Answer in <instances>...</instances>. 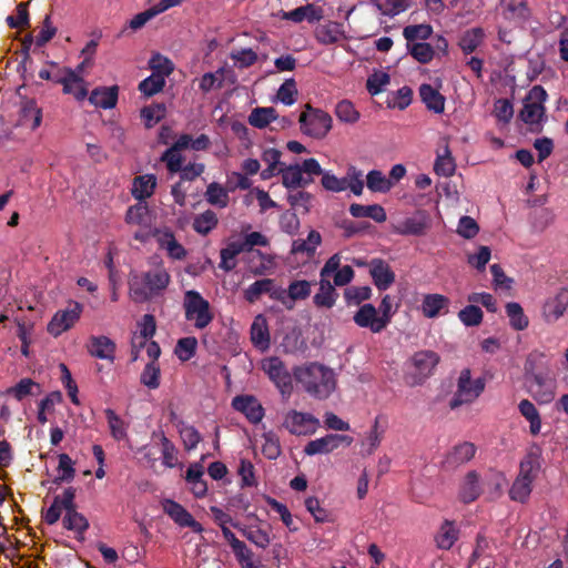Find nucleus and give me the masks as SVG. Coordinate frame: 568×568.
I'll use <instances>...</instances> for the list:
<instances>
[{
    "instance_id": "1",
    "label": "nucleus",
    "mask_w": 568,
    "mask_h": 568,
    "mask_svg": "<svg viewBox=\"0 0 568 568\" xmlns=\"http://www.w3.org/2000/svg\"><path fill=\"white\" fill-rule=\"evenodd\" d=\"M293 376L304 390L316 399L328 398L336 387L333 369L318 363L296 366Z\"/></svg>"
},
{
    "instance_id": "2",
    "label": "nucleus",
    "mask_w": 568,
    "mask_h": 568,
    "mask_svg": "<svg viewBox=\"0 0 568 568\" xmlns=\"http://www.w3.org/2000/svg\"><path fill=\"white\" fill-rule=\"evenodd\" d=\"M440 361L439 355L429 349L416 352L407 364L404 373V382L409 387H415L425 383L429 378L435 367Z\"/></svg>"
},
{
    "instance_id": "3",
    "label": "nucleus",
    "mask_w": 568,
    "mask_h": 568,
    "mask_svg": "<svg viewBox=\"0 0 568 568\" xmlns=\"http://www.w3.org/2000/svg\"><path fill=\"white\" fill-rule=\"evenodd\" d=\"M171 276L164 267H155L142 274L141 283H131V293L136 301H148L164 291Z\"/></svg>"
},
{
    "instance_id": "4",
    "label": "nucleus",
    "mask_w": 568,
    "mask_h": 568,
    "mask_svg": "<svg viewBox=\"0 0 568 568\" xmlns=\"http://www.w3.org/2000/svg\"><path fill=\"white\" fill-rule=\"evenodd\" d=\"M282 183L286 189L305 187L313 183V176H318L322 173L320 162L310 158L302 162V164H294L282 168Z\"/></svg>"
},
{
    "instance_id": "5",
    "label": "nucleus",
    "mask_w": 568,
    "mask_h": 568,
    "mask_svg": "<svg viewBox=\"0 0 568 568\" xmlns=\"http://www.w3.org/2000/svg\"><path fill=\"white\" fill-rule=\"evenodd\" d=\"M298 122L303 134L321 140L331 131L333 120L327 112L307 103L305 104V111L300 115Z\"/></svg>"
},
{
    "instance_id": "6",
    "label": "nucleus",
    "mask_w": 568,
    "mask_h": 568,
    "mask_svg": "<svg viewBox=\"0 0 568 568\" xmlns=\"http://www.w3.org/2000/svg\"><path fill=\"white\" fill-rule=\"evenodd\" d=\"M183 308L185 318L193 322L197 329L207 327L214 318L210 303L194 290L184 293Z\"/></svg>"
},
{
    "instance_id": "7",
    "label": "nucleus",
    "mask_w": 568,
    "mask_h": 568,
    "mask_svg": "<svg viewBox=\"0 0 568 568\" xmlns=\"http://www.w3.org/2000/svg\"><path fill=\"white\" fill-rule=\"evenodd\" d=\"M486 381L483 377L473 379L469 368H464L457 381V389L449 402V407L456 409L464 404L475 402L485 390Z\"/></svg>"
},
{
    "instance_id": "8",
    "label": "nucleus",
    "mask_w": 568,
    "mask_h": 568,
    "mask_svg": "<svg viewBox=\"0 0 568 568\" xmlns=\"http://www.w3.org/2000/svg\"><path fill=\"white\" fill-rule=\"evenodd\" d=\"M547 97L548 94L541 85H534L524 100L518 118L528 125H539L545 118L546 108L544 103Z\"/></svg>"
},
{
    "instance_id": "9",
    "label": "nucleus",
    "mask_w": 568,
    "mask_h": 568,
    "mask_svg": "<svg viewBox=\"0 0 568 568\" xmlns=\"http://www.w3.org/2000/svg\"><path fill=\"white\" fill-rule=\"evenodd\" d=\"M283 427L295 436L314 434L320 427V420L310 413H302L295 409L288 410L283 420Z\"/></svg>"
},
{
    "instance_id": "10",
    "label": "nucleus",
    "mask_w": 568,
    "mask_h": 568,
    "mask_svg": "<svg viewBox=\"0 0 568 568\" xmlns=\"http://www.w3.org/2000/svg\"><path fill=\"white\" fill-rule=\"evenodd\" d=\"M263 371L268 378L276 385L282 396L288 397L293 390L292 375L286 369L283 361L276 356L270 357L263 362Z\"/></svg>"
},
{
    "instance_id": "11",
    "label": "nucleus",
    "mask_w": 568,
    "mask_h": 568,
    "mask_svg": "<svg viewBox=\"0 0 568 568\" xmlns=\"http://www.w3.org/2000/svg\"><path fill=\"white\" fill-rule=\"evenodd\" d=\"M82 310L80 303L73 302L68 308L58 311L48 324V332L54 337L60 336L79 321Z\"/></svg>"
},
{
    "instance_id": "12",
    "label": "nucleus",
    "mask_w": 568,
    "mask_h": 568,
    "mask_svg": "<svg viewBox=\"0 0 568 568\" xmlns=\"http://www.w3.org/2000/svg\"><path fill=\"white\" fill-rule=\"evenodd\" d=\"M53 82L62 84L64 94H72L78 101H82L88 95L84 80L71 68H62L55 72Z\"/></svg>"
},
{
    "instance_id": "13",
    "label": "nucleus",
    "mask_w": 568,
    "mask_h": 568,
    "mask_svg": "<svg viewBox=\"0 0 568 568\" xmlns=\"http://www.w3.org/2000/svg\"><path fill=\"white\" fill-rule=\"evenodd\" d=\"M353 438L347 435L327 434L324 437L308 442L304 447V454L313 456L317 454H328L337 449L342 444L349 446Z\"/></svg>"
},
{
    "instance_id": "14",
    "label": "nucleus",
    "mask_w": 568,
    "mask_h": 568,
    "mask_svg": "<svg viewBox=\"0 0 568 568\" xmlns=\"http://www.w3.org/2000/svg\"><path fill=\"white\" fill-rule=\"evenodd\" d=\"M163 510L180 527H189L197 534L203 531V526L181 504L172 499H165Z\"/></svg>"
},
{
    "instance_id": "15",
    "label": "nucleus",
    "mask_w": 568,
    "mask_h": 568,
    "mask_svg": "<svg viewBox=\"0 0 568 568\" xmlns=\"http://www.w3.org/2000/svg\"><path fill=\"white\" fill-rule=\"evenodd\" d=\"M232 407L242 413L250 423H260L265 410L258 399L253 395H237L232 399Z\"/></svg>"
},
{
    "instance_id": "16",
    "label": "nucleus",
    "mask_w": 568,
    "mask_h": 568,
    "mask_svg": "<svg viewBox=\"0 0 568 568\" xmlns=\"http://www.w3.org/2000/svg\"><path fill=\"white\" fill-rule=\"evenodd\" d=\"M354 323L363 328H369L372 333H381L386 328L385 321L377 315V310L373 304H364L354 314Z\"/></svg>"
},
{
    "instance_id": "17",
    "label": "nucleus",
    "mask_w": 568,
    "mask_h": 568,
    "mask_svg": "<svg viewBox=\"0 0 568 568\" xmlns=\"http://www.w3.org/2000/svg\"><path fill=\"white\" fill-rule=\"evenodd\" d=\"M568 307V290L561 288L556 295L548 297L542 306V316L547 323L557 322Z\"/></svg>"
},
{
    "instance_id": "18",
    "label": "nucleus",
    "mask_w": 568,
    "mask_h": 568,
    "mask_svg": "<svg viewBox=\"0 0 568 568\" xmlns=\"http://www.w3.org/2000/svg\"><path fill=\"white\" fill-rule=\"evenodd\" d=\"M369 274L379 291H386L395 282V273L389 264L382 258H373L371 261Z\"/></svg>"
},
{
    "instance_id": "19",
    "label": "nucleus",
    "mask_w": 568,
    "mask_h": 568,
    "mask_svg": "<svg viewBox=\"0 0 568 568\" xmlns=\"http://www.w3.org/2000/svg\"><path fill=\"white\" fill-rule=\"evenodd\" d=\"M475 454L476 446L470 442H464L453 447L443 464L446 468H456L474 458Z\"/></svg>"
},
{
    "instance_id": "20",
    "label": "nucleus",
    "mask_w": 568,
    "mask_h": 568,
    "mask_svg": "<svg viewBox=\"0 0 568 568\" xmlns=\"http://www.w3.org/2000/svg\"><path fill=\"white\" fill-rule=\"evenodd\" d=\"M115 343L108 336H91L88 352L91 356L113 363L115 358Z\"/></svg>"
},
{
    "instance_id": "21",
    "label": "nucleus",
    "mask_w": 568,
    "mask_h": 568,
    "mask_svg": "<svg viewBox=\"0 0 568 568\" xmlns=\"http://www.w3.org/2000/svg\"><path fill=\"white\" fill-rule=\"evenodd\" d=\"M119 99V87H98L89 95V102L98 108L108 110L113 109Z\"/></svg>"
},
{
    "instance_id": "22",
    "label": "nucleus",
    "mask_w": 568,
    "mask_h": 568,
    "mask_svg": "<svg viewBox=\"0 0 568 568\" xmlns=\"http://www.w3.org/2000/svg\"><path fill=\"white\" fill-rule=\"evenodd\" d=\"M428 227L427 219L425 215L406 217L397 222L394 226V233L399 235H414L420 236L426 233Z\"/></svg>"
},
{
    "instance_id": "23",
    "label": "nucleus",
    "mask_w": 568,
    "mask_h": 568,
    "mask_svg": "<svg viewBox=\"0 0 568 568\" xmlns=\"http://www.w3.org/2000/svg\"><path fill=\"white\" fill-rule=\"evenodd\" d=\"M419 97L422 102L429 111L440 114L445 110V97L433 85L423 83L419 87Z\"/></svg>"
},
{
    "instance_id": "24",
    "label": "nucleus",
    "mask_w": 568,
    "mask_h": 568,
    "mask_svg": "<svg viewBox=\"0 0 568 568\" xmlns=\"http://www.w3.org/2000/svg\"><path fill=\"white\" fill-rule=\"evenodd\" d=\"M315 38L321 44H334L341 39H345L343 24L335 21L320 26L315 31Z\"/></svg>"
},
{
    "instance_id": "25",
    "label": "nucleus",
    "mask_w": 568,
    "mask_h": 568,
    "mask_svg": "<svg viewBox=\"0 0 568 568\" xmlns=\"http://www.w3.org/2000/svg\"><path fill=\"white\" fill-rule=\"evenodd\" d=\"M323 18V10L318 7H315L312 3H307L306 6H301L284 13V19L293 21L295 23H300L304 20L308 22H316Z\"/></svg>"
},
{
    "instance_id": "26",
    "label": "nucleus",
    "mask_w": 568,
    "mask_h": 568,
    "mask_svg": "<svg viewBox=\"0 0 568 568\" xmlns=\"http://www.w3.org/2000/svg\"><path fill=\"white\" fill-rule=\"evenodd\" d=\"M338 293L336 292L334 284H332L328 278H320V290L313 297L315 306L332 308L335 305Z\"/></svg>"
},
{
    "instance_id": "27",
    "label": "nucleus",
    "mask_w": 568,
    "mask_h": 568,
    "mask_svg": "<svg viewBox=\"0 0 568 568\" xmlns=\"http://www.w3.org/2000/svg\"><path fill=\"white\" fill-rule=\"evenodd\" d=\"M156 187V176L154 174H144L135 176L133 180L132 194L143 201L152 196Z\"/></svg>"
},
{
    "instance_id": "28",
    "label": "nucleus",
    "mask_w": 568,
    "mask_h": 568,
    "mask_svg": "<svg viewBox=\"0 0 568 568\" xmlns=\"http://www.w3.org/2000/svg\"><path fill=\"white\" fill-rule=\"evenodd\" d=\"M252 343L261 348L266 349L270 347V332L267 321L263 315H257L251 326Z\"/></svg>"
},
{
    "instance_id": "29",
    "label": "nucleus",
    "mask_w": 568,
    "mask_h": 568,
    "mask_svg": "<svg viewBox=\"0 0 568 568\" xmlns=\"http://www.w3.org/2000/svg\"><path fill=\"white\" fill-rule=\"evenodd\" d=\"M349 213L353 217H369L377 223H383L387 219L384 207L379 204L363 205L353 203L349 206Z\"/></svg>"
},
{
    "instance_id": "30",
    "label": "nucleus",
    "mask_w": 568,
    "mask_h": 568,
    "mask_svg": "<svg viewBox=\"0 0 568 568\" xmlns=\"http://www.w3.org/2000/svg\"><path fill=\"white\" fill-rule=\"evenodd\" d=\"M42 393L40 384L31 378H22L14 386L7 389V394L21 402L27 396H39Z\"/></svg>"
},
{
    "instance_id": "31",
    "label": "nucleus",
    "mask_w": 568,
    "mask_h": 568,
    "mask_svg": "<svg viewBox=\"0 0 568 568\" xmlns=\"http://www.w3.org/2000/svg\"><path fill=\"white\" fill-rule=\"evenodd\" d=\"M479 477L476 471H469L459 490L460 500L465 504L473 503L480 495Z\"/></svg>"
},
{
    "instance_id": "32",
    "label": "nucleus",
    "mask_w": 568,
    "mask_h": 568,
    "mask_svg": "<svg viewBox=\"0 0 568 568\" xmlns=\"http://www.w3.org/2000/svg\"><path fill=\"white\" fill-rule=\"evenodd\" d=\"M281 156L282 152L274 148H270L263 152L262 160L267 164V168L261 172L263 180H268L280 174V170L282 169Z\"/></svg>"
},
{
    "instance_id": "33",
    "label": "nucleus",
    "mask_w": 568,
    "mask_h": 568,
    "mask_svg": "<svg viewBox=\"0 0 568 568\" xmlns=\"http://www.w3.org/2000/svg\"><path fill=\"white\" fill-rule=\"evenodd\" d=\"M484 38L485 32L483 28H471L464 32L458 45L465 54H470L481 44Z\"/></svg>"
},
{
    "instance_id": "34",
    "label": "nucleus",
    "mask_w": 568,
    "mask_h": 568,
    "mask_svg": "<svg viewBox=\"0 0 568 568\" xmlns=\"http://www.w3.org/2000/svg\"><path fill=\"white\" fill-rule=\"evenodd\" d=\"M449 300L440 294H428L423 301V314L428 318L438 316L442 310L447 308Z\"/></svg>"
},
{
    "instance_id": "35",
    "label": "nucleus",
    "mask_w": 568,
    "mask_h": 568,
    "mask_svg": "<svg viewBox=\"0 0 568 568\" xmlns=\"http://www.w3.org/2000/svg\"><path fill=\"white\" fill-rule=\"evenodd\" d=\"M457 539L458 531L454 524L449 520H445L435 536L436 546L439 549L448 550L454 546Z\"/></svg>"
},
{
    "instance_id": "36",
    "label": "nucleus",
    "mask_w": 568,
    "mask_h": 568,
    "mask_svg": "<svg viewBox=\"0 0 568 568\" xmlns=\"http://www.w3.org/2000/svg\"><path fill=\"white\" fill-rule=\"evenodd\" d=\"M312 292V284L306 280H296L287 287L290 311L294 308L296 301L306 300Z\"/></svg>"
},
{
    "instance_id": "37",
    "label": "nucleus",
    "mask_w": 568,
    "mask_h": 568,
    "mask_svg": "<svg viewBox=\"0 0 568 568\" xmlns=\"http://www.w3.org/2000/svg\"><path fill=\"white\" fill-rule=\"evenodd\" d=\"M509 324L515 331H524L529 325V320L524 313V308L517 302H509L505 306Z\"/></svg>"
},
{
    "instance_id": "38",
    "label": "nucleus",
    "mask_w": 568,
    "mask_h": 568,
    "mask_svg": "<svg viewBox=\"0 0 568 568\" xmlns=\"http://www.w3.org/2000/svg\"><path fill=\"white\" fill-rule=\"evenodd\" d=\"M278 116L276 110L272 106L268 108H255L248 115V123L257 129L266 128L272 121Z\"/></svg>"
},
{
    "instance_id": "39",
    "label": "nucleus",
    "mask_w": 568,
    "mask_h": 568,
    "mask_svg": "<svg viewBox=\"0 0 568 568\" xmlns=\"http://www.w3.org/2000/svg\"><path fill=\"white\" fill-rule=\"evenodd\" d=\"M217 223L219 219L216 213L212 210H206L194 217L192 226L196 233L207 235L217 226Z\"/></svg>"
},
{
    "instance_id": "40",
    "label": "nucleus",
    "mask_w": 568,
    "mask_h": 568,
    "mask_svg": "<svg viewBox=\"0 0 568 568\" xmlns=\"http://www.w3.org/2000/svg\"><path fill=\"white\" fill-rule=\"evenodd\" d=\"M520 414L529 422V430L532 435L540 433L541 418L536 406L528 399H523L518 405Z\"/></svg>"
},
{
    "instance_id": "41",
    "label": "nucleus",
    "mask_w": 568,
    "mask_h": 568,
    "mask_svg": "<svg viewBox=\"0 0 568 568\" xmlns=\"http://www.w3.org/2000/svg\"><path fill=\"white\" fill-rule=\"evenodd\" d=\"M204 196L211 205L220 209H224L229 205V191L217 182H212L207 185Z\"/></svg>"
},
{
    "instance_id": "42",
    "label": "nucleus",
    "mask_w": 568,
    "mask_h": 568,
    "mask_svg": "<svg viewBox=\"0 0 568 568\" xmlns=\"http://www.w3.org/2000/svg\"><path fill=\"white\" fill-rule=\"evenodd\" d=\"M540 468V454L537 450H530L520 462L519 475L535 480Z\"/></svg>"
},
{
    "instance_id": "43",
    "label": "nucleus",
    "mask_w": 568,
    "mask_h": 568,
    "mask_svg": "<svg viewBox=\"0 0 568 568\" xmlns=\"http://www.w3.org/2000/svg\"><path fill=\"white\" fill-rule=\"evenodd\" d=\"M366 185L372 192L386 193L393 187L394 182L387 179L382 171L372 170L366 175Z\"/></svg>"
},
{
    "instance_id": "44",
    "label": "nucleus",
    "mask_w": 568,
    "mask_h": 568,
    "mask_svg": "<svg viewBox=\"0 0 568 568\" xmlns=\"http://www.w3.org/2000/svg\"><path fill=\"white\" fill-rule=\"evenodd\" d=\"M74 463L68 454L59 455L58 476L53 483L59 485L61 483H70L75 476Z\"/></svg>"
},
{
    "instance_id": "45",
    "label": "nucleus",
    "mask_w": 568,
    "mask_h": 568,
    "mask_svg": "<svg viewBox=\"0 0 568 568\" xmlns=\"http://www.w3.org/2000/svg\"><path fill=\"white\" fill-rule=\"evenodd\" d=\"M532 481L530 478L518 476L509 490L510 499L525 503L531 493Z\"/></svg>"
},
{
    "instance_id": "46",
    "label": "nucleus",
    "mask_w": 568,
    "mask_h": 568,
    "mask_svg": "<svg viewBox=\"0 0 568 568\" xmlns=\"http://www.w3.org/2000/svg\"><path fill=\"white\" fill-rule=\"evenodd\" d=\"M232 551L242 568H261L260 560L255 559L253 551L244 541H241Z\"/></svg>"
},
{
    "instance_id": "47",
    "label": "nucleus",
    "mask_w": 568,
    "mask_h": 568,
    "mask_svg": "<svg viewBox=\"0 0 568 568\" xmlns=\"http://www.w3.org/2000/svg\"><path fill=\"white\" fill-rule=\"evenodd\" d=\"M363 171L355 165H348L343 180L346 181V190L349 189L354 195H362L364 190Z\"/></svg>"
},
{
    "instance_id": "48",
    "label": "nucleus",
    "mask_w": 568,
    "mask_h": 568,
    "mask_svg": "<svg viewBox=\"0 0 568 568\" xmlns=\"http://www.w3.org/2000/svg\"><path fill=\"white\" fill-rule=\"evenodd\" d=\"M62 524L65 529L80 535L89 528L88 519L82 514L78 513L77 509H71V511L65 513Z\"/></svg>"
},
{
    "instance_id": "49",
    "label": "nucleus",
    "mask_w": 568,
    "mask_h": 568,
    "mask_svg": "<svg viewBox=\"0 0 568 568\" xmlns=\"http://www.w3.org/2000/svg\"><path fill=\"white\" fill-rule=\"evenodd\" d=\"M530 379L531 392L535 394L541 393L540 398L542 402H549L552 399L554 393L551 390L552 383L550 379L546 378L541 374H532Z\"/></svg>"
},
{
    "instance_id": "50",
    "label": "nucleus",
    "mask_w": 568,
    "mask_h": 568,
    "mask_svg": "<svg viewBox=\"0 0 568 568\" xmlns=\"http://www.w3.org/2000/svg\"><path fill=\"white\" fill-rule=\"evenodd\" d=\"M321 242V234L317 231L312 230L308 233L307 240H296L293 242L292 253L313 254Z\"/></svg>"
},
{
    "instance_id": "51",
    "label": "nucleus",
    "mask_w": 568,
    "mask_h": 568,
    "mask_svg": "<svg viewBox=\"0 0 568 568\" xmlns=\"http://www.w3.org/2000/svg\"><path fill=\"white\" fill-rule=\"evenodd\" d=\"M239 530L248 541L262 549H265L270 545L271 539L268 532L260 527L251 526L242 528L240 526Z\"/></svg>"
},
{
    "instance_id": "52",
    "label": "nucleus",
    "mask_w": 568,
    "mask_h": 568,
    "mask_svg": "<svg viewBox=\"0 0 568 568\" xmlns=\"http://www.w3.org/2000/svg\"><path fill=\"white\" fill-rule=\"evenodd\" d=\"M161 371L159 364L150 362L143 368L140 382L150 389H156L160 386Z\"/></svg>"
},
{
    "instance_id": "53",
    "label": "nucleus",
    "mask_w": 568,
    "mask_h": 568,
    "mask_svg": "<svg viewBox=\"0 0 568 568\" xmlns=\"http://www.w3.org/2000/svg\"><path fill=\"white\" fill-rule=\"evenodd\" d=\"M161 247L166 250L170 257L183 260L186 256L185 248L176 241L172 233H165L160 240Z\"/></svg>"
},
{
    "instance_id": "54",
    "label": "nucleus",
    "mask_w": 568,
    "mask_h": 568,
    "mask_svg": "<svg viewBox=\"0 0 568 568\" xmlns=\"http://www.w3.org/2000/svg\"><path fill=\"white\" fill-rule=\"evenodd\" d=\"M104 414H105L112 437L115 440L124 439L126 437V428H125L124 422L111 408H106Z\"/></svg>"
},
{
    "instance_id": "55",
    "label": "nucleus",
    "mask_w": 568,
    "mask_h": 568,
    "mask_svg": "<svg viewBox=\"0 0 568 568\" xmlns=\"http://www.w3.org/2000/svg\"><path fill=\"white\" fill-rule=\"evenodd\" d=\"M160 161L165 163L166 169L171 174H175L181 170L184 158L182 156L181 151L170 146L162 153Z\"/></svg>"
},
{
    "instance_id": "56",
    "label": "nucleus",
    "mask_w": 568,
    "mask_h": 568,
    "mask_svg": "<svg viewBox=\"0 0 568 568\" xmlns=\"http://www.w3.org/2000/svg\"><path fill=\"white\" fill-rule=\"evenodd\" d=\"M455 169H456L455 161L452 156V153H450L448 146H446L444 154L437 156L435 164H434V171L438 175L448 178L455 173Z\"/></svg>"
},
{
    "instance_id": "57",
    "label": "nucleus",
    "mask_w": 568,
    "mask_h": 568,
    "mask_svg": "<svg viewBox=\"0 0 568 568\" xmlns=\"http://www.w3.org/2000/svg\"><path fill=\"white\" fill-rule=\"evenodd\" d=\"M335 114L339 121L351 124L357 122L359 119V112L348 100L339 101L336 104Z\"/></svg>"
},
{
    "instance_id": "58",
    "label": "nucleus",
    "mask_w": 568,
    "mask_h": 568,
    "mask_svg": "<svg viewBox=\"0 0 568 568\" xmlns=\"http://www.w3.org/2000/svg\"><path fill=\"white\" fill-rule=\"evenodd\" d=\"M197 339L195 337H183L178 341L174 353L180 361L186 362L195 355Z\"/></svg>"
},
{
    "instance_id": "59",
    "label": "nucleus",
    "mask_w": 568,
    "mask_h": 568,
    "mask_svg": "<svg viewBox=\"0 0 568 568\" xmlns=\"http://www.w3.org/2000/svg\"><path fill=\"white\" fill-rule=\"evenodd\" d=\"M433 33V28L430 24H410L404 28L403 36L408 42H414L415 40H427Z\"/></svg>"
},
{
    "instance_id": "60",
    "label": "nucleus",
    "mask_w": 568,
    "mask_h": 568,
    "mask_svg": "<svg viewBox=\"0 0 568 568\" xmlns=\"http://www.w3.org/2000/svg\"><path fill=\"white\" fill-rule=\"evenodd\" d=\"M272 285V278L257 280L252 283L245 291L244 297L247 302H256L262 294H268L270 286Z\"/></svg>"
},
{
    "instance_id": "61",
    "label": "nucleus",
    "mask_w": 568,
    "mask_h": 568,
    "mask_svg": "<svg viewBox=\"0 0 568 568\" xmlns=\"http://www.w3.org/2000/svg\"><path fill=\"white\" fill-rule=\"evenodd\" d=\"M165 111L164 104L148 105L141 110V118L144 120L145 126L150 129L165 116Z\"/></svg>"
},
{
    "instance_id": "62",
    "label": "nucleus",
    "mask_w": 568,
    "mask_h": 568,
    "mask_svg": "<svg viewBox=\"0 0 568 568\" xmlns=\"http://www.w3.org/2000/svg\"><path fill=\"white\" fill-rule=\"evenodd\" d=\"M408 51L419 63L426 64L434 58V48L427 42H416L408 44Z\"/></svg>"
},
{
    "instance_id": "63",
    "label": "nucleus",
    "mask_w": 568,
    "mask_h": 568,
    "mask_svg": "<svg viewBox=\"0 0 568 568\" xmlns=\"http://www.w3.org/2000/svg\"><path fill=\"white\" fill-rule=\"evenodd\" d=\"M164 85L165 79L158 74H151L139 83V90L145 97H152L162 91Z\"/></svg>"
},
{
    "instance_id": "64",
    "label": "nucleus",
    "mask_w": 568,
    "mask_h": 568,
    "mask_svg": "<svg viewBox=\"0 0 568 568\" xmlns=\"http://www.w3.org/2000/svg\"><path fill=\"white\" fill-rule=\"evenodd\" d=\"M483 311L476 305H467L458 313L459 321L465 326H478L483 322Z\"/></svg>"
}]
</instances>
